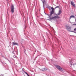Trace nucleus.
<instances>
[{
  "label": "nucleus",
  "instance_id": "obj_11",
  "mask_svg": "<svg viewBox=\"0 0 76 76\" xmlns=\"http://www.w3.org/2000/svg\"><path fill=\"white\" fill-rule=\"evenodd\" d=\"M42 2L43 4V7H44V4H45V0L42 1Z\"/></svg>",
  "mask_w": 76,
  "mask_h": 76
},
{
  "label": "nucleus",
  "instance_id": "obj_15",
  "mask_svg": "<svg viewBox=\"0 0 76 76\" xmlns=\"http://www.w3.org/2000/svg\"><path fill=\"white\" fill-rule=\"evenodd\" d=\"M74 30L75 31H76V28H75L74 29Z\"/></svg>",
  "mask_w": 76,
  "mask_h": 76
},
{
  "label": "nucleus",
  "instance_id": "obj_4",
  "mask_svg": "<svg viewBox=\"0 0 76 76\" xmlns=\"http://www.w3.org/2000/svg\"><path fill=\"white\" fill-rule=\"evenodd\" d=\"M67 30L68 31H69V32H75V33H76V32L73 31H71V29L70 27L67 26Z\"/></svg>",
  "mask_w": 76,
  "mask_h": 76
},
{
  "label": "nucleus",
  "instance_id": "obj_2",
  "mask_svg": "<svg viewBox=\"0 0 76 76\" xmlns=\"http://www.w3.org/2000/svg\"><path fill=\"white\" fill-rule=\"evenodd\" d=\"M73 59H71L69 60V66L71 67H72V65H73Z\"/></svg>",
  "mask_w": 76,
  "mask_h": 76
},
{
  "label": "nucleus",
  "instance_id": "obj_17",
  "mask_svg": "<svg viewBox=\"0 0 76 76\" xmlns=\"http://www.w3.org/2000/svg\"><path fill=\"white\" fill-rule=\"evenodd\" d=\"M1 76H4V75H3L2 74V75H1Z\"/></svg>",
  "mask_w": 76,
  "mask_h": 76
},
{
  "label": "nucleus",
  "instance_id": "obj_22",
  "mask_svg": "<svg viewBox=\"0 0 76 76\" xmlns=\"http://www.w3.org/2000/svg\"><path fill=\"white\" fill-rule=\"evenodd\" d=\"M6 59H7V60H8L9 61V60H8V59H6Z\"/></svg>",
  "mask_w": 76,
  "mask_h": 76
},
{
  "label": "nucleus",
  "instance_id": "obj_13",
  "mask_svg": "<svg viewBox=\"0 0 76 76\" xmlns=\"http://www.w3.org/2000/svg\"><path fill=\"white\" fill-rule=\"evenodd\" d=\"M51 9H52V10H53V11H54V8L53 7H52L51 8Z\"/></svg>",
  "mask_w": 76,
  "mask_h": 76
},
{
  "label": "nucleus",
  "instance_id": "obj_7",
  "mask_svg": "<svg viewBox=\"0 0 76 76\" xmlns=\"http://www.w3.org/2000/svg\"><path fill=\"white\" fill-rule=\"evenodd\" d=\"M71 4L73 7H75V3H74V2L73 1H72L71 2Z\"/></svg>",
  "mask_w": 76,
  "mask_h": 76
},
{
  "label": "nucleus",
  "instance_id": "obj_16",
  "mask_svg": "<svg viewBox=\"0 0 76 76\" xmlns=\"http://www.w3.org/2000/svg\"><path fill=\"white\" fill-rule=\"evenodd\" d=\"M25 74H26V75H27L28 74L26 72H25Z\"/></svg>",
  "mask_w": 76,
  "mask_h": 76
},
{
  "label": "nucleus",
  "instance_id": "obj_9",
  "mask_svg": "<svg viewBox=\"0 0 76 76\" xmlns=\"http://www.w3.org/2000/svg\"><path fill=\"white\" fill-rule=\"evenodd\" d=\"M13 45H19V44L18 43L15 42H12Z\"/></svg>",
  "mask_w": 76,
  "mask_h": 76
},
{
  "label": "nucleus",
  "instance_id": "obj_23",
  "mask_svg": "<svg viewBox=\"0 0 76 76\" xmlns=\"http://www.w3.org/2000/svg\"><path fill=\"white\" fill-rule=\"evenodd\" d=\"M75 22H76V18H75Z\"/></svg>",
  "mask_w": 76,
  "mask_h": 76
},
{
  "label": "nucleus",
  "instance_id": "obj_6",
  "mask_svg": "<svg viewBox=\"0 0 76 76\" xmlns=\"http://www.w3.org/2000/svg\"><path fill=\"white\" fill-rule=\"evenodd\" d=\"M54 13V11L52 10L51 12L50 13V15H48L49 18H50L51 16H52V15Z\"/></svg>",
  "mask_w": 76,
  "mask_h": 76
},
{
  "label": "nucleus",
  "instance_id": "obj_3",
  "mask_svg": "<svg viewBox=\"0 0 76 76\" xmlns=\"http://www.w3.org/2000/svg\"><path fill=\"white\" fill-rule=\"evenodd\" d=\"M56 67L60 71H63V69H62V68L60 66H59L58 65H56Z\"/></svg>",
  "mask_w": 76,
  "mask_h": 76
},
{
  "label": "nucleus",
  "instance_id": "obj_20",
  "mask_svg": "<svg viewBox=\"0 0 76 76\" xmlns=\"http://www.w3.org/2000/svg\"><path fill=\"white\" fill-rule=\"evenodd\" d=\"M70 22L71 23H71V22H70Z\"/></svg>",
  "mask_w": 76,
  "mask_h": 76
},
{
  "label": "nucleus",
  "instance_id": "obj_19",
  "mask_svg": "<svg viewBox=\"0 0 76 76\" xmlns=\"http://www.w3.org/2000/svg\"><path fill=\"white\" fill-rule=\"evenodd\" d=\"M73 25H76V24H73Z\"/></svg>",
  "mask_w": 76,
  "mask_h": 76
},
{
  "label": "nucleus",
  "instance_id": "obj_21",
  "mask_svg": "<svg viewBox=\"0 0 76 76\" xmlns=\"http://www.w3.org/2000/svg\"><path fill=\"white\" fill-rule=\"evenodd\" d=\"M27 75L28 76L29 75L28 74H27Z\"/></svg>",
  "mask_w": 76,
  "mask_h": 76
},
{
  "label": "nucleus",
  "instance_id": "obj_18",
  "mask_svg": "<svg viewBox=\"0 0 76 76\" xmlns=\"http://www.w3.org/2000/svg\"><path fill=\"white\" fill-rule=\"evenodd\" d=\"M75 64H72V65H73V66H75Z\"/></svg>",
  "mask_w": 76,
  "mask_h": 76
},
{
  "label": "nucleus",
  "instance_id": "obj_1",
  "mask_svg": "<svg viewBox=\"0 0 76 76\" xmlns=\"http://www.w3.org/2000/svg\"><path fill=\"white\" fill-rule=\"evenodd\" d=\"M60 18V17L59 16H58L57 15H56V16H55L54 17H53L52 18H50V20H53V19H59Z\"/></svg>",
  "mask_w": 76,
  "mask_h": 76
},
{
  "label": "nucleus",
  "instance_id": "obj_8",
  "mask_svg": "<svg viewBox=\"0 0 76 76\" xmlns=\"http://www.w3.org/2000/svg\"><path fill=\"white\" fill-rule=\"evenodd\" d=\"M61 10H59L58 14H57L56 15V16H58L60 15H61Z\"/></svg>",
  "mask_w": 76,
  "mask_h": 76
},
{
  "label": "nucleus",
  "instance_id": "obj_12",
  "mask_svg": "<svg viewBox=\"0 0 76 76\" xmlns=\"http://www.w3.org/2000/svg\"><path fill=\"white\" fill-rule=\"evenodd\" d=\"M59 6H56L55 8V9H56V8H58V7H59Z\"/></svg>",
  "mask_w": 76,
  "mask_h": 76
},
{
  "label": "nucleus",
  "instance_id": "obj_14",
  "mask_svg": "<svg viewBox=\"0 0 76 76\" xmlns=\"http://www.w3.org/2000/svg\"><path fill=\"white\" fill-rule=\"evenodd\" d=\"M44 69V70H46V69H45V68H44V69Z\"/></svg>",
  "mask_w": 76,
  "mask_h": 76
},
{
  "label": "nucleus",
  "instance_id": "obj_5",
  "mask_svg": "<svg viewBox=\"0 0 76 76\" xmlns=\"http://www.w3.org/2000/svg\"><path fill=\"white\" fill-rule=\"evenodd\" d=\"M15 10V7H14V6L12 5L11 6V12L12 13H13L14 12V10Z\"/></svg>",
  "mask_w": 76,
  "mask_h": 76
},
{
  "label": "nucleus",
  "instance_id": "obj_10",
  "mask_svg": "<svg viewBox=\"0 0 76 76\" xmlns=\"http://www.w3.org/2000/svg\"><path fill=\"white\" fill-rule=\"evenodd\" d=\"M75 18V19H76V17H75L74 15H72L70 17L69 21H70V19H71V18Z\"/></svg>",
  "mask_w": 76,
  "mask_h": 76
}]
</instances>
